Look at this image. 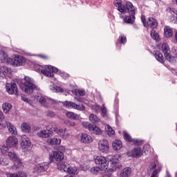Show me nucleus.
Returning a JSON list of instances; mask_svg holds the SVG:
<instances>
[{
	"label": "nucleus",
	"instance_id": "nucleus-48",
	"mask_svg": "<svg viewBox=\"0 0 177 177\" xmlns=\"http://www.w3.org/2000/svg\"><path fill=\"white\" fill-rule=\"evenodd\" d=\"M92 110H95V113H97L100 110V106L97 104H94L91 106Z\"/></svg>",
	"mask_w": 177,
	"mask_h": 177
},
{
	"label": "nucleus",
	"instance_id": "nucleus-58",
	"mask_svg": "<svg viewBox=\"0 0 177 177\" xmlns=\"http://www.w3.org/2000/svg\"><path fill=\"white\" fill-rule=\"evenodd\" d=\"M156 167H157V165L156 164V162H151L150 168H151V169H156Z\"/></svg>",
	"mask_w": 177,
	"mask_h": 177
},
{
	"label": "nucleus",
	"instance_id": "nucleus-26",
	"mask_svg": "<svg viewBox=\"0 0 177 177\" xmlns=\"http://www.w3.org/2000/svg\"><path fill=\"white\" fill-rule=\"evenodd\" d=\"M112 147L116 151L121 150V148L122 147V142L120 140H115L112 143Z\"/></svg>",
	"mask_w": 177,
	"mask_h": 177
},
{
	"label": "nucleus",
	"instance_id": "nucleus-60",
	"mask_svg": "<svg viewBox=\"0 0 177 177\" xmlns=\"http://www.w3.org/2000/svg\"><path fill=\"white\" fill-rule=\"evenodd\" d=\"M3 118H5L3 117V113H2L0 110V121H2V120H3Z\"/></svg>",
	"mask_w": 177,
	"mask_h": 177
},
{
	"label": "nucleus",
	"instance_id": "nucleus-11",
	"mask_svg": "<svg viewBox=\"0 0 177 177\" xmlns=\"http://www.w3.org/2000/svg\"><path fill=\"white\" fill-rule=\"evenodd\" d=\"M98 149L102 153H109L110 150V145L109 144V141L107 140H101L98 143Z\"/></svg>",
	"mask_w": 177,
	"mask_h": 177
},
{
	"label": "nucleus",
	"instance_id": "nucleus-44",
	"mask_svg": "<svg viewBox=\"0 0 177 177\" xmlns=\"http://www.w3.org/2000/svg\"><path fill=\"white\" fill-rule=\"evenodd\" d=\"M33 68L35 71H37V73H42V70H44V66L38 64H35L33 66Z\"/></svg>",
	"mask_w": 177,
	"mask_h": 177
},
{
	"label": "nucleus",
	"instance_id": "nucleus-36",
	"mask_svg": "<svg viewBox=\"0 0 177 177\" xmlns=\"http://www.w3.org/2000/svg\"><path fill=\"white\" fill-rule=\"evenodd\" d=\"M124 139L128 142H132L133 145H138L139 142L138 139H132V137L128 133H124Z\"/></svg>",
	"mask_w": 177,
	"mask_h": 177
},
{
	"label": "nucleus",
	"instance_id": "nucleus-18",
	"mask_svg": "<svg viewBox=\"0 0 177 177\" xmlns=\"http://www.w3.org/2000/svg\"><path fill=\"white\" fill-rule=\"evenodd\" d=\"M6 145L9 147H16L17 145H19V139L13 136H11L7 138Z\"/></svg>",
	"mask_w": 177,
	"mask_h": 177
},
{
	"label": "nucleus",
	"instance_id": "nucleus-47",
	"mask_svg": "<svg viewBox=\"0 0 177 177\" xmlns=\"http://www.w3.org/2000/svg\"><path fill=\"white\" fill-rule=\"evenodd\" d=\"M118 39L121 44H125L127 42V37L124 35H121Z\"/></svg>",
	"mask_w": 177,
	"mask_h": 177
},
{
	"label": "nucleus",
	"instance_id": "nucleus-9",
	"mask_svg": "<svg viewBox=\"0 0 177 177\" xmlns=\"http://www.w3.org/2000/svg\"><path fill=\"white\" fill-rule=\"evenodd\" d=\"M52 130L63 139H68L70 138V133L67 131V129L66 128L63 129L57 127V126H54L52 127Z\"/></svg>",
	"mask_w": 177,
	"mask_h": 177
},
{
	"label": "nucleus",
	"instance_id": "nucleus-62",
	"mask_svg": "<svg viewBox=\"0 0 177 177\" xmlns=\"http://www.w3.org/2000/svg\"><path fill=\"white\" fill-rule=\"evenodd\" d=\"M69 125H70V127H75V122H70Z\"/></svg>",
	"mask_w": 177,
	"mask_h": 177
},
{
	"label": "nucleus",
	"instance_id": "nucleus-45",
	"mask_svg": "<svg viewBox=\"0 0 177 177\" xmlns=\"http://www.w3.org/2000/svg\"><path fill=\"white\" fill-rule=\"evenodd\" d=\"M92 124H91L89 122H84L82 123V127L84 128H86V129H88L90 131L91 128H92Z\"/></svg>",
	"mask_w": 177,
	"mask_h": 177
},
{
	"label": "nucleus",
	"instance_id": "nucleus-7",
	"mask_svg": "<svg viewBox=\"0 0 177 177\" xmlns=\"http://www.w3.org/2000/svg\"><path fill=\"white\" fill-rule=\"evenodd\" d=\"M162 50L165 53L166 60H168L170 63H175L176 62V57L170 54L169 46L167 43H163L162 45Z\"/></svg>",
	"mask_w": 177,
	"mask_h": 177
},
{
	"label": "nucleus",
	"instance_id": "nucleus-17",
	"mask_svg": "<svg viewBox=\"0 0 177 177\" xmlns=\"http://www.w3.org/2000/svg\"><path fill=\"white\" fill-rule=\"evenodd\" d=\"M6 88L9 95H13L14 93L15 95L18 94L19 90L17 89V85L16 84L7 83L6 84Z\"/></svg>",
	"mask_w": 177,
	"mask_h": 177
},
{
	"label": "nucleus",
	"instance_id": "nucleus-52",
	"mask_svg": "<svg viewBox=\"0 0 177 177\" xmlns=\"http://www.w3.org/2000/svg\"><path fill=\"white\" fill-rule=\"evenodd\" d=\"M141 21L143 23L144 26L147 27V22H146V17L145 15L141 16Z\"/></svg>",
	"mask_w": 177,
	"mask_h": 177
},
{
	"label": "nucleus",
	"instance_id": "nucleus-35",
	"mask_svg": "<svg viewBox=\"0 0 177 177\" xmlns=\"http://www.w3.org/2000/svg\"><path fill=\"white\" fill-rule=\"evenodd\" d=\"M66 115L68 118H71V120H80V115L75 114L74 112L67 111Z\"/></svg>",
	"mask_w": 177,
	"mask_h": 177
},
{
	"label": "nucleus",
	"instance_id": "nucleus-57",
	"mask_svg": "<svg viewBox=\"0 0 177 177\" xmlns=\"http://www.w3.org/2000/svg\"><path fill=\"white\" fill-rule=\"evenodd\" d=\"M80 168L82 171H88V167L86 165H81Z\"/></svg>",
	"mask_w": 177,
	"mask_h": 177
},
{
	"label": "nucleus",
	"instance_id": "nucleus-41",
	"mask_svg": "<svg viewBox=\"0 0 177 177\" xmlns=\"http://www.w3.org/2000/svg\"><path fill=\"white\" fill-rule=\"evenodd\" d=\"M72 93H75L77 96H84L85 91L82 89H75L72 91Z\"/></svg>",
	"mask_w": 177,
	"mask_h": 177
},
{
	"label": "nucleus",
	"instance_id": "nucleus-13",
	"mask_svg": "<svg viewBox=\"0 0 177 177\" xmlns=\"http://www.w3.org/2000/svg\"><path fill=\"white\" fill-rule=\"evenodd\" d=\"M48 169H49V162H46L37 164L34 167L35 171L37 172V174H43V172L48 171Z\"/></svg>",
	"mask_w": 177,
	"mask_h": 177
},
{
	"label": "nucleus",
	"instance_id": "nucleus-20",
	"mask_svg": "<svg viewBox=\"0 0 177 177\" xmlns=\"http://www.w3.org/2000/svg\"><path fill=\"white\" fill-rule=\"evenodd\" d=\"M82 143H92L93 142V138L87 133H82L81 136V139H80Z\"/></svg>",
	"mask_w": 177,
	"mask_h": 177
},
{
	"label": "nucleus",
	"instance_id": "nucleus-31",
	"mask_svg": "<svg viewBox=\"0 0 177 177\" xmlns=\"http://www.w3.org/2000/svg\"><path fill=\"white\" fill-rule=\"evenodd\" d=\"M2 109H3V113H5L6 114H8V113H9V111H10L12 109V104L8 102H5L2 105Z\"/></svg>",
	"mask_w": 177,
	"mask_h": 177
},
{
	"label": "nucleus",
	"instance_id": "nucleus-14",
	"mask_svg": "<svg viewBox=\"0 0 177 177\" xmlns=\"http://www.w3.org/2000/svg\"><path fill=\"white\" fill-rule=\"evenodd\" d=\"M31 146V140L26 135H22L21 136V142L20 147L22 150H25V149H28Z\"/></svg>",
	"mask_w": 177,
	"mask_h": 177
},
{
	"label": "nucleus",
	"instance_id": "nucleus-10",
	"mask_svg": "<svg viewBox=\"0 0 177 177\" xmlns=\"http://www.w3.org/2000/svg\"><path fill=\"white\" fill-rule=\"evenodd\" d=\"M62 104L64 107H66V109H75V110H79L80 111H85V106H84V105H79L73 102L65 101L62 102Z\"/></svg>",
	"mask_w": 177,
	"mask_h": 177
},
{
	"label": "nucleus",
	"instance_id": "nucleus-21",
	"mask_svg": "<svg viewBox=\"0 0 177 177\" xmlns=\"http://www.w3.org/2000/svg\"><path fill=\"white\" fill-rule=\"evenodd\" d=\"M37 135L38 138H43L46 139L48 138H50V135H52V133H50V131L49 130H41L37 132Z\"/></svg>",
	"mask_w": 177,
	"mask_h": 177
},
{
	"label": "nucleus",
	"instance_id": "nucleus-24",
	"mask_svg": "<svg viewBox=\"0 0 177 177\" xmlns=\"http://www.w3.org/2000/svg\"><path fill=\"white\" fill-rule=\"evenodd\" d=\"M158 24L157 20L153 17H149L147 21V27H151V28H156Z\"/></svg>",
	"mask_w": 177,
	"mask_h": 177
},
{
	"label": "nucleus",
	"instance_id": "nucleus-50",
	"mask_svg": "<svg viewBox=\"0 0 177 177\" xmlns=\"http://www.w3.org/2000/svg\"><path fill=\"white\" fill-rule=\"evenodd\" d=\"M149 151H150V145H144V152L149 153Z\"/></svg>",
	"mask_w": 177,
	"mask_h": 177
},
{
	"label": "nucleus",
	"instance_id": "nucleus-64",
	"mask_svg": "<svg viewBox=\"0 0 177 177\" xmlns=\"http://www.w3.org/2000/svg\"><path fill=\"white\" fill-rule=\"evenodd\" d=\"M75 99H76L77 100V102H82V100H81V98H76V97H75Z\"/></svg>",
	"mask_w": 177,
	"mask_h": 177
},
{
	"label": "nucleus",
	"instance_id": "nucleus-19",
	"mask_svg": "<svg viewBox=\"0 0 177 177\" xmlns=\"http://www.w3.org/2000/svg\"><path fill=\"white\" fill-rule=\"evenodd\" d=\"M4 124H6V127H7L8 132H10V133H11L12 135H17V129H16V127H15V125L9 122H5Z\"/></svg>",
	"mask_w": 177,
	"mask_h": 177
},
{
	"label": "nucleus",
	"instance_id": "nucleus-55",
	"mask_svg": "<svg viewBox=\"0 0 177 177\" xmlns=\"http://www.w3.org/2000/svg\"><path fill=\"white\" fill-rule=\"evenodd\" d=\"M151 177H158V170H154L152 172Z\"/></svg>",
	"mask_w": 177,
	"mask_h": 177
},
{
	"label": "nucleus",
	"instance_id": "nucleus-15",
	"mask_svg": "<svg viewBox=\"0 0 177 177\" xmlns=\"http://www.w3.org/2000/svg\"><path fill=\"white\" fill-rule=\"evenodd\" d=\"M9 75H12V69L5 66H0V80H3Z\"/></svg>",
	"mask_w": 177,
	"mask_h": 177
},
{
	"label": "nucleus",
	"instance_id": "nucleus-27",
	"mask_svg": "<svg viewBox=\"0 0 177 177\" xmlns=\"http://www.w3.org/2000/svg\"><path fill=\"white\" fill-rule=\"evenodd\" d=\"M165 36L167 38H171L174 35V30L169 26H165L164 28Z\"/></svg>",
	"mask_w": 177,
	"mask_h": 177
},
{
	"label": "nucleus",
	"instance_id": "nucleus-39",
	"mask_svg": "<svg viewBox=\"0 0 177 177\" xmlns=\"http://www.w3.org/2000/svg\"><path fill=\"white\" fill-rule=\"evenodd\" d=\"M21 128L24 132H26V133H28V132H30V131L31 130V127L28 123H22L21 125Z\"/></svg>",
	"mask_w": 177,
	"mask_h": 177
},
{
	"label": "nucleus",
	"instance_id": "nucleus-25",
	"mask_svg": "<svg viewBox=\"0 0 177 177\" xmlns=\"http://www.w3.org/2000/svg\"><path fill=\"white\" fill-rule=\"evenodd\" d=\"M132 170L129 167H126L123 169L120 173V177H129L131 176V173Z\"/></svg>",
	"mask_w": 177,
	"mask_h": 177
},
{
	"label": "nucleus",
	"instance_id": "nucleus-8",
	"mask_svg": "<svg viewBox=\"0 0 177 177\" xmlns=\"http://www.w3.org/2000/svg\"><path fill=\"white\" fill-rule=\"evenodd\" d=\"M59 69L57 68L52 66L50 65H46L41 70V74H44L46 77H54L53 73H57Z\"/></svg>",
	"mask_w": 177,
	"mask_h": 177
},
{
	"label": "nucleus",
	"instance_id": "nucleus-6",
	"mask_svg": "<svg viewBox=\"0 0 177 177\" xmlns=\"http://www.w3.org/2000/svg\"><path fill=\"white\" fill-rule=\"evenodd\" d=\"M37 100L44 107H49L50 104H57L59 103L57 101L55 100H52L47 96L38 95Z\"/></svg>",
	"mask_w": 177,
	"mask_h": 177
},
{
	"label": "nucleus",
	"instance_id": "nucleus-46",
	"mask_svg": "<svg viewBox=\"0 0 177 177\" xmlns=\"http://www.w3.org/2000/svg\"><path fill=\"white\" fill-rule=\"evenodd\" d=\"M0 164L1 165H9V159L0 158Z\"/></svg>",
	"mask_w": 177,
	"mask_h": 177
},
{
	"label": "nucleus",
	"instance_id": "nucleus-16",
	"mask_svg": "<svg viewBox=\"0 0 177 177\" xmlns=\"http://www.w3.org/2000/svg\"><path fill=\"white\" fill-rule=\"evenodd\" d=\"M12 65L15 67H20L26 62V58L21 55H15L12 59Z\"/></svg>",
	"mask_w": 177,
	"mask_h": 177
},
{
	"label": "nucleus",
	"instance_id": "nucleus-51",
	"mask_svg": "<svg viewBox=\"0 0 177 177\" xmlns=\"http://www.w3.org/2000/svg\"><path fill=\"white\" fill-rule=\"evenodd\" d=\"M55 115H56V114L53 111H50L47 113V117H50V118H53Z\"/></svg>",
	"mask_w": 177,
	"mask_h": 177
},
{
	"label": "nucleus",
	"instance_id": "nucleus-29",
	"mask_svg": "<svg viewBox=\"0 0 177 177\" xmlns=\"http://www.w3.org/2000/svg\"><path fill=\"white\" fill-rule=\"evenodd\" d=\"M142 154L143 151L142 150V149H140V147H136L132 151V155L134 157H142Z\"/></svg>",
	"mask_w": 177,
	"mask_h": 177
},
{
	"label": "nucleus",
	"instance_id": "nucleus-34",
	"mask_svg": "<svg viewBox=\"0 0 177 177\" xmlns=\"http://www.w3.org/2000/svg\"><path fill=\"white\" fill-rule=\"evenodd\" d=\"M105 132L109 136H113V135L115 133V131L113 128H111V126L106 124L105 127Z\"/></svg>",
	"mask_w": 177,
	"mask_h": 177
},
{
	"label": "nucleus",
	"instance_id": "nucleus-40",
	"mask_svg": "<svg viewBox=\"0 0 177 177\" xmlns=\"http://www.w3.org/2000/svg\"><path fill=\"white\" fill-rule=\"evenodd\" d=\"M150 34L153 39H155V41H160V35H158V33L156 32V30H152Z\"/></svg>",
	"mask_w": 177,
	"mask_h": 177
},
{
	"label": "nucleus",
	"instance_id": "nucleus-4",
	"mask_svg": "<svg viewBox=\"0 0 177 177\" xmlns=\"http://www.w3.org/2000/svg\"><path fill=\"white\" fill-rule=\"evenodd\" d=\"M57 167L59 171L67 172V174H70L71 175H76L78 174V169L77 167H70V164L66 162H58Z\"/></svg>",
	"mask_w": 177,
	"mask_h": 177
},
{
	"label": "nucleus",
	"instance_id": "nucleus-2",
	"mask_svg": "<svg viewBox=\"0 0 177 177\" xmlns=\"http://www.w3.org/2000/svg\"><path fill=\"white\" fill-rule=\"evenodd\" d=\"M22 91H24L26 93H28L29 95L32 93L37 88V85H35V82L34 80L31 79L28 76H26L24 78V84L20 85Z\"/></svg>",
	"mask_w": 177,
	"mask_h": 177
},
{
	"label": "nucleus",
	"instance_id": "nucleus-59",
	"mask_svg": "<svg viewBox=\"0 0 177 177\" xmlns=\"http://www.w3.org/2000/svg\"><path fill=\"white\" fill-rule=\"evenodd\" d=\"M3 128H6V124L4 123L0 122V129H3Z\"/></svg>",
	"mask_w": 177,
	"mask_h": 177
},
{
	"label": "nucleus",
	"instance_id": "nucleus-12",
	"mask_svg": "<svg viewBox=\"0 0 177 177\" xmlns=\"http://www.w3.org/2000/svg\"><path fill=\"white\" fill-rule=\"evenodd\" d=\"M53 160H55V161H62V160H64V153L58 151H53L50 155V162H52Z\"/></svg>",
	"mask_w": 177,
	"mask_h": 177
},
{
	"label": "nucleus",
	"instance_id": "nucleus-53",
	"mask_svg": "<svg viewBox=\"0 0 177 177\" xmlns=\"http://www.w3.org/2000/svg\"><path fill=\"white\" fill-rule=\"evenodd\" d=\"M101 111H102V116L106 117V115H107V109H106L105 107H102L101 109Z\"/></svg>",
	"mask_w": 177,
	"mask_h": 177
},
{
	"label": "nucleus",
	"instance_id": "nucleus-42",
	"mask_svg": "<svg viewBox=\"0 0 177 177\" xmlns=\"http://www.w3.org/2000/svg\"><path fill=\"white\" fill-rule=\"evenodd\" d=\"M9 149H10V147H9V146H8V145H3L0 147L1 153L2 154H6V153H8V151H9Z\"/></svg>",
	"mask_w": 177,
	"mask_h": 177
},
{
	"label": "nucleus",
	"instance_id": "nucleus-43",
	"mask_svg": "<svg viewBox=\"0 0 177 177\" xmlns=\"http://www.w3.org/2000/svg\"><path fill=\"white\" fill-rule=\"evenodd\" d=\"M8 157H9L11 160H12V161H15V160H17V158H19V157L17 156V155L16 154V153L12 152V151H9V152L8 153Z\"/></svg>",
	"mask_w": 177,
	"mask_h": 177
},
{
	"label": "nucleus",
	"instance_id": "nucleus-1",
	"mask_svg": "<svg viewBox=\"0 0 177 177\" xmlns=\"http://www.w3.org/2000/svg\"><path fill=\"white\" fill-rule=\"evenodd\" d=\"M115 6L118 8V10L121 12V13H129L131 15L127 16L124 19L125 23H129V24H132L133 21H135V7L132 4V3L127 1L126 3V7L121 4V0H116L115 1Z\"/></svg>",
	"mask_w": 177,
	"mask_h": 177
},
{
	"label": "nucleus",
	"instance_id": "nucleus-61",
	"mask_svg": "<svg viewBox=\"0 0 177 177\" xmlns=\"http://www.w3.org/2000/svg\"><path fill=\"white\" fill-rule=\"evenodd\" d=\"M173 53H174L175 56H176V57H177V48H174L173 50Z\"/></svg>",
	"mask_w": 177,
	"mask_h": 177
},
{
	"label": "nucleus",
	"instance_id": "nucleus-49",
	"mask_svg": "<svg viewBox=\"0 0 177 177\" xmlns=\"http://www.w3.org/2000/svg\"><path fill=\"white\" fill-rule=\"evenodd\" d=\"M21 100L24 102H26V103H28L29 104H31V103H32L31 102V100H28V98H27V97H26L25 95H21Z\"/></svg>",
	"mask_w": 177,
	"mask_h": 177
},
{
	"label": "nucleus",
	"instance_id": "nucleus-28",
	"mask_svg": "<svg viewBox=\"0 0 177 177\" xmlns=\"http://www.w3.org/2000/svg\"><path fill=\"white\" fill-rule=\"evenodd\" d=\"M101 171H104V169H102V167L99 166L93 167L90 169V172L92 174V175H98Z\"/></svg>",
	"mask_w": 177,
	"mask_h": 177
},
{
	"label": "nucleus",
	"instance_id": "nucleus-63",
	"mask_svg": "<svg viewBox=\"0 0 177 177\" xmlns=\"http://www.w3.org/2000/svg\"><path fill=\"white\" fill-rule=\"evenodd\" d=\"M175 39H176V42L177 43V31L175 33Z\"/></svg>",
	"mask_w": 177,
	"mask_h": 177
},
{
	"label": "nucleus",
	"instance_id": "nucleus-22",
	"mask_svg": "<svg viewBox=\"0 0 177 177\" xmlns=\"http://www.w3.org/2000/svg\"><path fill=\"white\" fill-rule=\"evenodd\" d=\"M46 143L50 145L51 146H56L62 143V140L60 138H50L47 139Z\"/></svg>",
	"mask_w": 177,
	"mask_h": 177
},
{
	"label": "nucleus",
	"instance_id": "nucleus-23",
	"mask_svg": "<svg viewBox=\"0 0 177 177\" xmlns=\"http://www.w3.org/2000/svg\"><path fill=\"white\" fill-rule=\"evenodd\" d=\"M89 132H91V133H93L94 135H102V133H103V130L99 127L93 124L90 128Z\"/></svg>",
	"mask_w": 177,
	"mask_h": 177
},
{
	"label": "nucleus",
	"instance_id": "nucleus-56",
	"mask_svg": "<svg viewBox=\"0 0 177 177\" xmlns=\"http://www.w3.org/2000/svg\"><path fill=\"white\" fill-rule=\"evenodd\" d=\"M171 12H172L173 13H174V15H174V17H173V20H175V19H176V21H177V10L173 9V10H171Z\"/></svg>",
	"mask_w": 177,
	"mask_h": 177
},
{
	"label": "nucleus",
	"instance_id": "nucleus-32",
	"mask_svg": "<svg viewBox=\"0 0 177 177\" xmlns=\"http://www.w3.org/2000/svg\"><path fill=\"white\" fill-rule=\"evenodd\" d=\"M89 121L93 124H99V122H100V119L96 115L91 113L89 115Z\"/></svg>",
	"mask_w": 177,
	"mask_h": 177
},
{
	"label": "nucleus",
	"instance_id": "nucleus-30",
	"mask_svg": "<svg viewBox=\"0 0 177 177\" xmlns=\"http://www.w3.org/2000/svg\"><path fill=\"white\" fill-rule=\"evenodd\" d=\"M20 167H23V162H21V159H20V158H17V159L14 160L12 169H17V168H20Z\"/></svg>",
	"mask_w": 177,
	"mask_h": 177
},
{
	"label": "nucleus",
	"instance_id": "nucleus-5",
	"mask_svg": "<svg viewBox=\"0 0 177 177\" xmlns=\"http://www.w3.org/2000/svg\"><path fill=\"white\" fill-rule=\"evenodd\" d=\"M94 162L96 165H98L102 169H107L109 168V161H107V158L102 156H95L94 158Z\"/></svg>",
	"mask_w": 177,
	"mask_h": 177
},
{
	"label": "nucleus",
	"instance_id": "nucleus-33",
	"mask_svg": "<svg viewBox=\"0 0 177 177\" xmlns=\"http://www.w3.org/2000/svg\"><path fill=\"white\" fill-rule=\"evenodd\" d=\"M7 177H27V174L26 173L23 172H19V173H7L6 174Z\"/></svg>",
	"mask_w": 177,
	"mask_h": 177
},
{
	"label": "nucleus",
	"instance_id": "nucleus-38",
	"mask_svg": "<svg viewBox=\"0 0 177 177\" xmlns=\"http://www.w3.org/2000/svg\"><path fill=\"white\" fill-rule=\"evenodd\" d=\"M154 55L158 62H160V63H164V57L162 56V54L160 53V51L155 52Z\"/></svg>",
	"mask_w": 177,
	"mask_h": 177
},
{
	"label": "nucleus",
	"instance_id": "nucleus-37",
	"mask_svg": "<svg viewBox=\"0 0 177 177\" xmlns=\"http://www.w3.org/2000/svg\"><path fill=\"white\" fill-rule=\"evenodd\" d=\"M50 88L51 89V91H53V92H57V93H63V92H64V90L59 86H56L55 84H53L51 86H50Z\"/></svg>",
	"mask_w": 177,
	"mask_h": 177
},
{
	"label": "nucleus",
	"instance_id": "nucleus-3",
	"mask_svg": "<svg viewBox=\"0 0 177 177\" xmlns=\"http://www.w3.org/2000/svg\"><path fill=\"white\" fill-rule=\"evenodd\" d=\"M106 160H108L111 164L110 169H111V171H117L118 169H121V168H122V165L119 162L121 160V156L119 154L108 155L106 156Z\"/></svg>",
	"mask_w": 177,
	"mask_h": 177
},
{
	"label": "nucleus",
	"instance_id": "nucleus-54",
	"mask_svg": "<svg viewBox=\"0 0 177 177\" xmlns=\"http://www.w3.org/2000/svg\"><path fill=\"white\" fill-rule=\"evenodd\" d=\"M57 151H61V153H63V154H64V151H66V147H64V146H59Z\"/></svg>",
	"mask_w": 177,
	"mask_h": 177
}]
</instances>
